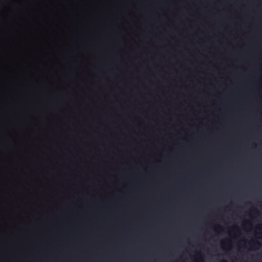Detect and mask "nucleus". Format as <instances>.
Listing matches in <instances>:
<instances>
[{
	"label": "nucleus",
	"mask_w": 262,
	"mask_h": 262,
	"mask_svg": "<svg viewBox=\"0 0 262 262\" xmlns=\"http://www.w3.org/2000/svg\"><path fill=\"white\" fill-rule=\"evenodd\" d=\"M249 244L252 246H260V243L257 241H251Z\"/></svg>",
	"instance_id": "obj_1"
},
{
	"label": "nucleus",
	"mask_w": 262,
	"mask_h": 262,
	"mask_svg": "<svg viewBox=\"0 0 262 262\" xmlns=\"http://www.w3.org/2000/svg\"><path fill=\"white\" fill-rule=\"evenodd\" d=\"M254 211L255 212H257V210L256 209H254Z\"/></svg>",
	"instance_id": "obj_3"
},
{
	"label": "nucleus",
	"mask_w": 262,
	"mask_h": 262,
	"mask_svg": "<svg viewBox=\"0 0 262 262\" xmlns=\"http://www.w3.org/2000/svg\"><path fill=\"white\" fill-rule=\"evenodd\" d=\"M222 262H227L226 260H223Z\"/></svg>",
	"instance_id": "obj_4"
},
{
	"label": "nucleus",
	"mask_w": 262,
	"mask_h": 262,
	"mask_svg": "<svg viewBox=\"0 0 262 262\" xmlns=\"http://www.w3.org/2000/svg\"><path fill=\"white\" fill-rule=\"evenodd\" d=\"M232 229H233V230L238 229V227H237V226H234V227L232 228Z\"/></svg>",
	"instance_id": "obj_2"
}]
</instances>
